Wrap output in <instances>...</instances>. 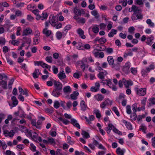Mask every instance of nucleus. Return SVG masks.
<instances>
[{"label":"nucleus","instance_id":"nucleus-14","mask_svg":"<svg viewBox=\"0 0 155 155\" xmlns=\"http://www.w3.org/2000/svg\"><path fill=\"white\" fill-rule=\"evenodd\" d=\"M57 21L56 20V17L53 16L51 19L49 21V23L52 26L54 27L55 26V24L56 23Z\"/></svg>","mask_w":155,"mask_h":155},{"label":"nucleus","instance_id":"nucleus-12","mask_svg":"<svg viewBox=\"0 0 155 155\" xmlns=\"http://www.w3.org/2000/svg\"><path fill=\"white\" fill-rule=\"evenodd\" d=\"M94 97L98 101H101L104 98V96L101 94H98L94 96Z\"/></svg>","mask_w":155,"mask_h":155},{"label":"nucleus","instance_id":"nucleus-49","mask_svg":"<svg viewBox=\"0 0 155 155\" xmlns=\"http://www.w3.org/2000/svg\"><path fill=\"white\" fill-rule=\"evenodd\" d=\"M46 61L50 63L52 62V57L51 56H47L45 58Z\"/></svg>","mask_w":155,"mask_h":155},{"label":"nucleus","instance_id":"nucleus-52","mask_svg":"<svg viewBox=\"0 0 155 155\" xmlns=\"http://www.w3.org/2000/svg\"><path fill=\"white\" fill-rule=\"evenodd\" d=\"M134 112L130 116V118L134 120H136L137 117V115Z\"/></svg>","mask_w":155,"mask_h":155},{"label":"nucleus","instance_id":"nucleus-37","mask_svg":"<svg viewBox=\"0 0 155 155\" xmlns=\"http://www.w3.org/2000/svg\"><path fill=\"white\" fill-rule=\"evenodd\" d=\"M11 42V44L14 45V46H18V44L19 43V41H17L16 40H13L12 41H10L9 43Z\"/></svg>","mask_w":155,"mask_h":155},{"label":"nucleus","instance_id":"nucleus-48","mask_svg":"<svg viewBox=\"0 0 155 155\" xmlns=\"http://www.w3.org/2000/svg\"><path fill=\"white\" fill-rule=\"evenodd\" d=\"M41 66L43 68H49V69L51 68V66L48 65V64L44 63L43 62H42Z\"/></svg>","mask_w":155,"mask_h":155},{"label":"nucleus","instance_id":"nucleus-27","mask_svg":"<svg viewBox=\"0 0 155 155\" xmlns=\"http://www.w3.org/2000/svg\"><path fill=\"white\" fill-rule=\"evenodd\" d=\"M124 84L126 88H128L130 85L131 86L133 84V83L132 81L128 80L127 82H124Z\"/></svg>","mask_w":155,"mask_h":155},{"label":"nucleus","instance_id":"nucleus-15","mask_svg":"<svg viewBox=\"0 0 155 155\" xmlns=\"http://www.w3.org/2000/svg\"><path fill=\"white\" fill-rule=\"evenodd\" d=\"M58 75V78L60 80L64 79L66 77V76L64 72V71H62L60 72Z\"/></svg>","mask_w":155,"mask_h":155},{"label":"nucleus","instance_id":"nucleus-57","mask_svg":"<svg viewBox=\"0 0 155 155\" xmlns=\"http://www.w3.org/2000/svg\"><path fill=\"white\" fill-rule=\"evenodd\" d=\"M30 145L31 147V150L33 152L36 151V147L32 143H31Z\"/></svg>","mask_w":155,"mask_h":155},{"label":"nucleus","instance_id":"nucleus-59","mask_svg":"<svg viewBox=\"0 0 155 155\" xmlns=\"http://www.w3.org/2000/svg\"><path fill=\"white\" fill-rule=\"evenodd\" d=\"M131 72L134 74H135L137 72V70L136 68H132L130 69Z\"/></svg>","mask_w":155,"mask_h":155},{"label":"nucleus","instance_id":"nucleus-50","mask_svg":"<svg viewBox=\"0 0 155 155\" xmlns=\"http://www.w3.org/2000/svg\"><path fill=\"white\" fill-rule=\"evenodd\" d=\"M60 105V104L58 101H55L54 103V107L55 108L57 109L59 107Z\"/></svg>","mask_w":155,"mask_h":155},{"label":"nucleus","instance_id":"nucleus-42","mask_svg":"<svg viewBox=\"0 0 155 155\" xmlns=\"http://www.w3.org/2000/svg\"><path fill=\"white\" fill-rule=\"evenodd\" d=\"M112 110L114 111L116 114L118 116H120V114L118 112V110L116 107H113Z\"/></svg>","mask_w":155,"mask_h":155},{"label":"nucleus","instance_id":"nucleus-41","mask_svg":"<svg viewBox=\"0 0 155 155\" xmlns=\"http://www.w3.org/2000/svg\"><path fill=\"white\" fill-rule=\"evenodd\" d=\"M107 75H104L103 73H102L101 72H99V73L97 74V76L100 79L103 80L104 78V77Z\"/></svg>","mask_w":155,"mask_h":155},{"label":"nucleus","instance_id":"nucleus-13","mask_svg":"<svg viewBox=\"0 0 155 155\" xmlns=\"http://www.w3.org/2000/svg\"><path fill=\"white\" fill-rule=\"evenodd\" d=\"M122 121L125 124L127 128L129 130H132V126L130 123L128 122L127 121L125 120Z\"/></svg>","mask_w":155,"mask_h":155},{"label":"nucleus","instance_id":"nucleus-17","mask_svg":"<svg viewBox=\"0 0 155 155\" xmlns=\"http://www.w3.org/2000/svg\"><path fill=\"white\" fill-rule=\"evenodd\" d=\"M98 26V25H96L93 26L92 31L93 33L95 34H97L99 32V29Z\"/></svg>","mask_w":155,"mask_h":155},{"label":"nucleus","instance_id":"nucleus-44","mask_svg":"<svg viewBox=\"0 0 155 155\" xmlns=\"http://www.w3.org/2000/svg\"><path fill=\"white\" fill-rule=\"evenodd\" d=\"M14 81V79L13 78L11 79L10 80L8 84V87L9 89H11L12 88V85L13 84Z\"/></svg>","mask_w":155,"mask_h":155},{"label":"nucleus","instance_id":"nucleus-19","mask_svg":"<svg viewBox=\"0 0 155 155\" xmlns=\"http://www.w3.org/2000/svg\"><path fill=\"white\" fill-rule=\"evenodd\" d=\"M112 68L115 69L117 70H119L120 69V63L119 62H117L116 63H114L113 65H112Z\"/></svg>","mask_w":155,"mask_h":155},{"label":"nucleus","instance_id":"nucleus-16","mask_svg":"<svg viewBox=\"0 0 155 155\" xmlns=\"http://www.w3.org/2000/svg\"><path fill=\"white\" fill-rule=\"evenodd\" d=\"M71 91V89L70 86H67L64 87L63 91L64 93H70Z\"/></svg>","mask_w":155,"mask_h":155},{"label":"nucleus","instance_id":"nucleus-29","mask_svg":"<svg viewBox=\"0 0 155 155\" xmlns=\"http://www.w3.org/2000/svg\"><path fill=\"white\" fill-rule=\"evenodd\" d=\"M33 44L34 45L38 44L40 41V37H35L33 39Z\"/></svg>","mask_w":155,"mask_h":155},{"label":"nucleus","instance_id":"nucleus-47","mask_svg":"<svg viewBox=\"0 0 155 155\" xmlns=\"http://www.w3.org/2000/svg\"><path fill=\"white\" fill-rule=\"evenodd\" d=\"M104 102L105 103L106 105L109 104H110V105H111L112 103V101L110 100L108 98L106 99Z\"/></svg>","mask_w":155,"mask_h":155},{"label":"nucleus","instance_id":"nucleus-62","mask_svg":"<svg viewBox=\"0 0 155 155\" xmlns=\"http://www.w3.org/2000/svg\"><path fill=\"white\" fill-rule=\"evenodd\" d=\"M101 41L100 42L101 44H104L107 42V40L104 37H102L100 38Z\"/></svg>","mask_w":155,"mask_h":155},{"label":"nucleus","instance_id":"nucleus-38","mask_svg":"<svg viewBox=\"0 0 155 155\" xmlns=\"http://www.w3.org/2000/svg\"><path fill=\"white\" fill-rule=\"evenodd\" d=\"M15 134V132L14 130H11L10 132H9L8 134L5 135L6 137L9 136L10 137H13Z\"/></svg>","mask_w":155,"mask_h":155},{"label":"nucleus","instance_id":"nucleus-36","mask_svg":"<svg viewBox=\"0 0 155 155\" xmlns=\"http://www.w3.org/2000/svg\"><path fill=\"white\" fill-rule=\"evenodd\" d=\"M23 39L24 40V42L25 43H27V44H30L31 42V40L30 38L24 37L23 38Z\"/></svg>","mask_w":155,"mask_h":155},{"label":"nucleus","instance_id":"nucleus-53","mask_svg":"<svg viewBox=\"0 0 155 155\" xmlns=\"http://www.w3.org/2000/svg\"><path fill=\"white\" fill-rule=\"evenodd\" d=\"M136 18H137V19L141 20L143 18V16L141 13L138 14H136Z\"/></svg>","mask_w":155,"mask_h":155},{"label":"nucleus","instance_id":"nucleus-10","mask_svg":"<svg viewBox=\"0 0 155 155\" xmlns=\"http://www.w3.org/2000/svg\"><path fill=\"white\" fill-rule=\"evenodd\" d=\"M79 93L76 91H73L72 93L70 95V97L71 99L73 100H76L77 98V96L79 95Z\"/></svg>","mask_w":155,"mask_h":155},{"label":"nucleus","instance_id":"nucleus-8","mask_svg":"<svg viewBox=\"0 0 155 155\" xmlns=\"http://www.w3.org/2000/svg\"><path fill=\"white\" fill-rule=\"evenodd\" d=\"M80 106L81 110L83 111L86 110L87 106L86 104L85 103L84 100H82L80 103Z\"/></svg>","mask_w":155,"mask_h":155},{"label":"nucleus","instance_id":"nucleus-5","mask_svg":"<svg viewBox=\"0 0 155 155\" xmlns=\"http://www.w3.org/2000/svg\"><path fill=\"white\" fill-rule=\"evenodd\" d=\"M32 32V31L29 28H27L23 31L22 36H26L31 34Z\"/></svg>","mask_w":155,"mask_h":155},{"label":"nucleus","instance_id":"nucleus-56","mask_svg":"<svg viewBox=\"0 0 155 155\" xmlns=\"http://www.w3.org/2000/svg\"><path fill=\"white\" fill-rule=\"evenodd\" d=\"M42 61H34V65L35 66H41L42 63Z\"/></svg>","mask_w":155,"mask_h":155},{"label":"nucleus","instance_id":"nucleus-55","mask_svg":"<svg viewBox=\"0 0 155 155\" xmlns=\"http://www.w3.org/2000/svg\"><path fill=\"white\" fill-rule=\"evenodd\" d=\"M39 10L38 9L34 10L32 11V13H34L35 15H36L37 17L40 16V15H39Z\"/></svg>","mask_w":155,"mask_h":155},{"label":"nucleus","instance_id":"nucleus-45","mask_svg":"<svg viewBox=\"0 0 155 155\" xmlns=\"http://www.w3.org/2000/svg\"><path fill=\"white\" fill-rule=\"evenodd\" d=\"M78 45L77 46V47L80 50H83V46L84 45L81 42L79 41L78 43Z\"/></svg>","mask_w":155,"mask_h":155},{"label":"nucleus","instance_id":"nucleus-4","mask_svg":"<svg viewBox=\"0 0 155 155\" xmlns=\"http://www.w3.org/2000/svg\"><path fill=\"white\" fill-rule=\"evenodd\" d=\"M48 15L47 12H43L41 14V15H40L36 17V18L37 20L41 19L42 21L46 20L48 17Z\"/></svg>","mask_w":155,"mask_h":155},{"label":"nucleus","instance_id":"nucleus-32","mask_svg":"<svg viewBox=\"0 0 155 155\" xmlns=\"http://www.w3.org/2000/svg\"><path fill=\"white\" fill-rule=\"evenodd\" d=\"M146 23L151 27H153L154 26V23L152 22L151 20L150 19L147 20Z\"/></svg>","mask_w":155,"mask_h":155},{"label":"nucleus","instance_id":"nucleus-25","mask_svg":"<svg viewBox=\"0 0 155 155\" xmlns=\"http://www.w3.org/2000/svg\"><path fill=\"white\" fill-rule=\"evenodd\" d=\"M0 83L3 89H7V82L6 81L2 80L0 81Z\"/></svg>","mask_w":155,"mask_h":155},{"label":"nucleus","instance_id":"nucleus-51","mask_svg":"<svg viewBox=\"0 0 155 155\" xmlns=\"http://www.w3.org/2000/svg\"><path fill=\"white\" fill-rule=\"evenodd\" d=\"M6 155H15V153L10 150H7L5 153Z\"/></svg>","mask_w":155,"mask_h":155},{"label":"nucleus","instance_id":"nucleus-22","mask_svg":"<svg viewBox=\"0 0 155 155\" xmlns=\"http://www.w3.org/2000/svg\"><path fill=\"white\" fill-rule=\"evenodd\" d=\"M97 47L98 48L96 49L98 51H104L105 50L106 48L105 46L101 44L98 45Z\"/></svg>","mask_w":155,"mask_h":155},{"label":"nucleus","instance_id":"nucleus-20","mask_svg":"<svg viewBox=\"0 0 155 155\" xmlns=\"http://www.w3.org/2000/svg\"><path fill=\"white\" fill-rule=\"evenodd\" d=\"M150 68H146V69H143L141 71V74L142 76L145 77L147 75L146 74L150 71Z\"/></svg>","mask_w":155,"mask_h":155},{"label":"nucleus","instance_id":"nucleus-60","mask_svg":"<svg viewBox=\"0 0 155 155\" xmlns=\"http://www.w3.org/2000/svg\"><path fill=\"white\" fill-rule=\"evenodd\" d=\"M7 62L11 65H13L14 64L13 61L9 58H6Z\"/></svg>","mask_w":155,"mask_h":155},{"label":"nucleus","instance_id":"nucleus-1","mask_svg":"<svg viewBox=\"0 0 155 155\" xmlns=\"http://www.w3.org/2000/svg\"><path fill=\"white\" fill-rule=\"evenodd\" d=\"M54 85L55 89L52 91L51 94L54 97H58L61 94L60 91L62 90L63 85L60 82L55 80L54 81Z\"/></svg>","mask_w":155,"mask_h":155},{"label":"nucleus","instance_id":"nucleus-43","mask_svg":"<svg viewBox=\"0 0 155 155\" xmlns=\"http://www.w3.org/2000/svg\"><path fill=\"white\" fill-rule=\"evenodd\" d=\"M126 112L127 114H130L131 112L130 106L129 105H127L126 106Z\"/></svg>","mask_w":155,"mask_h":155},{"label":"nucleus","instance_id":"nucleus-26","mask_svg":"<svg viewBox=\"0 0 155 155\" xmlns=\"http://www.w3.org/2000/svg\"><path fill=\"white\" fill-rule=\"evenodd\" d=\"M94 113L96 115V116L97 118H100L101 117V115L100 112V110L98 109H95L94 110Z\"/></svg>","mask_w":155,"mask_h":155},{"label":"nucleus","instance_id":"nucleus-34","mask_svg":"<svg viewBox=\"0 0 155 155\" xmlns=\"http://www.w3.org/2000/svg\"><path fill=\"white\" fill-rule=\"evenodd\" d=\"M59 120L62 121L63 123L66 125L70 123V121L68 120L63 119L61 117H60L58 118Z\"/></svg>","mask_w":155,"mask_h":155},{"label":"nucleus","instance_id":"nucleus-23","mask_svg":"<svg viewBox=\"0 0 155 155\" xmlns=\"http://www.w3.org/2000/svg\"><path fill=\"white\" fill-rule=\"evenodd\" d=\"M107 61H108L110 65H113L114 64V61L113 57L111 56H109L107 58Z\"/></svg>","mask_w":155,"mask_h":155},{"label":"nucleus","instance_id":"nucleus-3","mask_svg":"<svg viewBox=\"0 0 155 155\" xmlns=\"http://www.w3.org/2000/svg\"><path fill=\"white\" fill-rule=\"evenodd\" d=\"M136 91L137 93L139 95L143 96L146 93V88H143L138 89V88H137Z\"/></svg>","mask_w":155,"mask_h":155},{"label":"nucleus","instance_id":"nucleus-9","mask_svg":"<svg viewBox=\"0 0 155 155\" xmlns=\"http://www.w3.org/2000/svg\"><path fill=\"white\" fill-rule=\"evenodd\" d=\"M148 103L147 106L149 107L152 105L155 104V98L152 97L150 98L148 100Z\"/></svg>","mask_w":155,"mask_h":155},{"label":"nucleus","instance_id":"nucleus-46","mask_svg":"<svg viewBox=\"0 0 155 155\" xmlns=\"http://www.w3.org/2000/svg\"><path fill=\"white\" fill-rule=\"evenodd\" d=\"M97 51H98L95 49H94L92 51V53L96 57H97L98 56H99V53Z\"/></svg>","mask_w":155,"mask_h":155},{"label":"nucleus","instance_id":"nucleus-28","mask_svg":"<svg viewBox=\"0 0 155 155\" xmlns=\"http://www.w3.org/2000/svg\"><path fill=\"white\" fill-rule=\"evenodd\" d=\"M11 99L13 101V105L15 106L18 104V101L16 97L12 96L11 98Z\"/></svg>","mask_w":155,"mask_h":155},{"label":"nucleus","instance_id":"nucleus-18","mask_svg":"<svg viewBox=\"0 0 155 155\" xmlns=\"http://www.w3.org/2000/svg\"><path fill=\"white\" fill-rule=\"evenodd\" d=\"M74 12L75 14L78 15L79 16L81 15V10L78 9L77 7H76L74 8Z\"/></svg>","mask_w":155,"mask_h":155},{"label":"nucleus","instance_id":"nucleus-7","mask_svg":"<svg viewBox=\"0 0 155 155\" xmlns=\"http://www.w3.org/2000/svg\"><path fill=\"white\" fill-rule=\"evenodd\" d=\"M43 34L45 35L47 37L49 36L52 33V32L51 31L48 30L47 28H45L43 29Z\"/></svg>","mask_w":155,"mask_h":155},{"label":"nucleus","instance_id":"nucleus-61","mask_svg":"<svg viewBox=\"0 0 155 155\" xmlns=\"http://www.w3.org/2000/svg\"><path fill=\"white\" fill-rule=\"evenodd\" d=\"M110 88H111L114 91H116L117 90V87L114 84L110 85Z\"/></svg>","mask_w":155,"mask_h":155},{"label":"nucleus","instance_id":"nucleus-21","mask_svg":"<svg viewBox=\"0 0 155 155\" xmlns=\"http://www.w3.org/2000/svg\"><path fill=\"white\" fill-rule=\"evenodd\" d=\"M130 67V62L126 63L125 65L124 68H123L124 71H126L127 72H128L129 71V69Z\"/></svg>","mask_w":155,"mask_h":155},{"label":"nucleus","instance_id":"nucleus-2","mask_svg":"<svg viewBox=\"0 0 155 155\" xmlns=\"http://www.w3.org/2000/svg\"><path fill=\"white\" fill-rule=\"evenodd\" d=\"M131 11L134 12L131 16L132 20L133 21H134L137 20V18H136V14L141 13V9L140 8H139L135 5H133L131 7Z\"/></svg>","mask_w":155,"mask_h":155},{"label":"nucleus","instance_id":"nucleus-64","mask_svg":"<svg viewBox=\"0 0 155 155\" xmlns=\"http://www.w3.org/2000/svg\"><path fill=\"white\" fill-rule=\"evenodd\" d=\"M45 111L47 113H52L54 110L52 108H47L45 109Z\"/></svg>","mask_w":155,"mask_h":155},{"label":"nucleus","instance_id":"nucleus-63","mask_svg":"<svg viewBox=\"0 0 155 155\" xmlns=\"http://www.w3.org/2000/svg\"><path fill=\"white\" fill-rule=\"evenodd\" d=\"M62 24L61 23H59L57 24L56 23L55 24V26L54 27H55V28L57 29H58L59 28H60L62 27Z\"/></svg>","mask_w":155,"mask_h":155},{"label":"nucleus","instance_id":"nucleus-6","mask_svg":"<svg viewBox=\"0 0 155 155\" xmlns=\"http://www.w3.org/2000/svg\"><path fill=\"white\" fill-rule=\"evenodd\" d=\"M77 33L80 36L82 39H84L86 38L85 36L84 35V31L81 28H79L77 30Z\"/></svg>","mask_w":155,"mask_h":155},{"label":"nucleus","instance_id":"nucleus-30","mask_svg":"<svg viewBox=\"0 0 155 155\" xmlns=\"http://www.w3.org/2000/svg\"><path fill=\"white\" fill-rule=\"evenodd\" d=\"M81 134L84 137V138L87 139L90 137V135L88 133L84 130H82Z\"/></svg>","mask_w":155,"mask_h":155},{"label":"nucleus","instance_id":"nucleus-24","mask_svg":"<svg viewBox=\"0 0 155 155\" xmlns=\"http://www.w3.org/2000/svg\"><path fill=\"white\" fill-rule=\"evenodd\" d=\"M39 72V70L38 69H35L32 74L33 77L35 79L38 78L39 76V74H38Z\"/></svg>","mask_w":155,"mask_h":155},{"label":"nucleus","instance_id":"nucleus-39","mask_svg":"<svg viewBox=\"0 0 155 155\" xmlns=\"http://www.w3.org/2000/svg\"><path fill=\"white\" fill-rule=\"evenodd\" d=\"M106 52L108 54H110L113 52V49L112 48H105Z\"/></svg>","mask_w":155,"mask_h":155},{"label":"nucleus","instance_id":"nucleus-33","mask_svg":"<svg viewBox=\"0 0 155 155\" xmlns=\"http://www.w3.org/2000/svg\"><path fill=\"white\" fill-rule=\"evenodd\" d=\"M56 36L57 39L60 40L62 38V34L61 32L58 31L56 33Z\"/></svg>","mask_w":155,"mask_h":155},{"label":"nucleus","instance_id":"nucleus-11","mask_svg":"<svg viewBox=\"0 0 155 155\" xmlns=\"http://www.w3.org/2000/svg\"><path fill=\"white\" fill-rule=\"evenodd\" d=\"M154 37L152 35H151L150 37L147 38L146 43L147 44L149 45H151L153 43L152 41L154 40Z\"/></svg>","mask_w":155,"mask_h":155},{"label":"nucleus","instance_id":"nucleus-54","mask_svg":"<svg viewBox=\"0 0 155 155\" xmlns=\"http://www.w3.org/2000/svg\"><path fill=\"white\" fill-rule=\"evenodd\" d=\"M71 28V25H67L64 28V30L65 31H67Z\"/></svg>","mask_w":155,"mask_h":155},{"label":"nucleus","instance_id":"nucleus-31","mask_svg":"<svg viewBox=\"0 0 155 155\" xmlns=\"http://www.w3.org/2000/svg\"><path fill=\"white\" fill-rule=\"evenodd\" d=\"M116 153L117 154L119 155H124V151L123 150H121L120 147H118L116 150Z\"/></svg>","mask_w":155,"mask_h":155},{"label":"nucleus","instance_id":"nucleus-35","mask_svg":"<svg viewBox=\"0 0 155 155\" xmlns=\"http://www.w3.org/2000/svg\"><path fill=\"white\" fill-rule=\"evenodd\" d=\"M48 143H50L51 144L55 145L56 143L54 141V139L52 138H48Z\"/></svg>","mask_w":155,"mask_h":155},{"label":"nucleus","instance_id":"nucleus-58","mask_svg":"<svg viewBox=\"0 0 155 155\" xmlns=\"http://www.w3.org/2000/svg\"><path fill=\"white\" fill-rule=\"evenodd\" d=\"M86 22L85 19L84 18H83L80 19L78 21V22L79 23H82L84 24Z\"/></svg>","mask_w":155,"mask_h":155},{"label":"nucleus","instance_id":"nucleus-40","mask_svg":"<svg viewBox=\"0 0 155 155\" xmlns=\"http://www.w3.org/2000/svg\"><path fill=\"white\" fill-rule=\"evenodd\" d=\"M113 126H114L111 124H109L107 125V127H105V130H111L112 128H113Z\"/></svg>","mask_w":155,"mask_h":155}]
</instances>
